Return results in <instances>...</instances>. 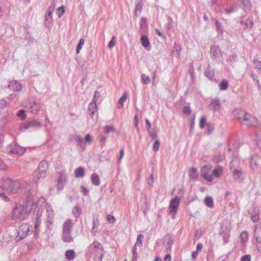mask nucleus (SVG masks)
<instances>
[{
    "label": "nucleus",
    "instance_id": "nucleus-3",
    "mask_svg": "<svg viewBox=\"0 0 261 261\" xmlns=\"http://www.w3.org/2000/svg\"><path fill=\"white\" fill-rule=\"evenodd\" d=\"M41 126V123L38 120L32 119L22 123L20 126V129L21 132L28 130L32 131L40 128Z\"/></svg>",
    "mask_w": 261,
    "mask_h": 261
},
{
    "label": "nucleus",
    "instance_id": "nucleus-15",
    "mask_svg": "<svg viewBox=\"0 0 261 261\" xmlns=\"http://www.w3.org/2000/svg\"><path fill=\"white\" fill-rule=\"evenodd\" d=\"M8 88L12 91H20L22 89V85L16 80H12L10 82Z\"/></svg>",
    "mask_w": 261,
    "mask_h": 261
},
{
    "label": "nucleus",
    "instance_id": "nucleus-23",
    "mask_svg": "<svg viewBox=\"0 0 261 261\" xmlns=\"http://www.w3.org/2000/svg\"><path fill=\"white\" fill-rule=\"evenodd\" d=\"M240 3L243 6V10L247 13L251 10V4L248 0H240Z\"/></svg>",
    "mask_w": 261,
    "mask_h": 261
},
{
    "label": "nucleus",
    "instance_id": "nucleus-41",
    "mask_svg": "<svg viewBox=\"0 0 261 261\" xmlns=\"http://www.w3.org/2000/svg\"><path fill=\"white\" fill-rule=\"evenodd\" d=\"M72 213L76 218H77L81 214L80 207L77 206H74L72 209Z\"/></svg>",
    "mask_w": 261,
    "mask_h": 261
},
{
    "label": "nucleus",
    "instance_id": "nucleus-13",
    "mask_svg": "<svg viewBox=\"0 0 261 261\" xmlns=\"http://www.w3.org/2000/svg\"><path fill=\"white\" fill-rule=\"evenodd\" d=\"M42 105L40 102L38 101H34L29 104V110L34 114L38 113L40 110Z\"/></svg>",
    "mask_w": 261,
    "mask_h": 261
},
{
    "label": "nucleus",
    "instance_id": "nucleus-12",
    "mask_svg": "<svg viewBox=\"0 0 261 261\" xmlns=\"http://www.w3.org/2000/svg\"><path fill=\"white\" fill-rule=\"evenodd\" d=\"M245 121L244 120L243 124L249 126H255L258 124V121L256 117L248 114L245 118Z\"/></svg>",
    "mask_w": 261,
    "mask_h": 261
},
{
    "label": "nucleus",
    "instance_id": "nucleus-14",
    "mask_svg": "<svg viewBox=\"0 0 261 261\" xmlns=\"http://www.w3.org/2000/svg\"><path fill=\"white\" fill-rule=\"evenodd\" d=\"M29 232L30 228L29 225L27 224L24 223L22 224L19 227L18 234L19 236L20 239H22L26 237Z\"/></svg>",
    "mask_w": 261,
    "mask_h": 261
},
{
    "label": "nucleus",
    "instance_id": "nucleus-51",
    "mask_svg": "<svg viewBox=\"0 0 261 261\" xmlns=\"http://www.w3.org/2000/svg\"><path fill=\"white\" fill-rule=\"evenodd\" d=\"M222 172V169L221 168H215L213 171V175L217 177H218L220 176Z\"/></svg>",
    "mask_w": 261,
    "mask_h": 261
},
{
    "label": "nucleus",
    "instance_id": "nucleus-29",
    "mask_svg": "<svg viewBox=\"0 0 261 261\" xmlns=\"http://www.w3.org/2000/svg\"><path fill=\"white\" fill-rule=\"evenodd\" d=\"M181 49V48L180 46L178 43L175 42L172 50L173 54L176 56L177 57H179L180 54Z\"/></svg>",
    "mask_w": 261,
    "mask_h": 261
},
{
    "label": "nucleus",
    "instance_id": "nucleus-31",
    "mask_svg": "<svg viewBox=\"0 0 261 261\" xmlns=\"http://www.w3.org/2000/svg\"><path fill=\"white\" fill-rule=\"evenodd\" d=\"M259 157L257 155H253L251 159V166L252 168L255 169L258 166V161Z\"/></svg>",
    "mask_w": 261,
    "mask_h": 261
},
{
    "label": "nucleus",
    "instance_id": "nucleus-17",
    "mask_svg": "<svg viewBox=\"0 0 261 261\" xmlns=\"http://www.w3.org/2000/svg\"><path fill=\"white\" fill-rule=\"evenodd\" d=\"M240 24L244 30L250 31L253 26V19L249 17L245 20H241Z\"/></svg>",
    "mask_w": 261,
    "mask_h": 261
},
{
    "label": "nucleus",
    "instance_id": "nucleus-43",
    "mask_svg": "<svg viewBox=\"0 0 261 261\" xmlns=\"http://www.w3.org/2000/svg\"><path fill=\"white\" fill-rule=\"evenodd\" d=\"M141 82L144 85H147L150 82V77L148 75H146L145 74H142L141 75Z\"/></svg>",
    "mask_w": 261,
    "mask_h": 261
},
{
    "label": "nucleus",
    "instance_id": "nucleus-49",
    "mask_svg": "<svg viewBox=\"0 0 261 261\" xmlns=\"http://www.w3.org/2000/svg\"><path fill=\"white\" fill-rule=\"evenodd\" d=\"M149 134L152 139L156 138L157 137V130L155 128L148 130Z\"/></svg>",
    "mask_w": 261,
    "mask_h": 261
},
{
    "label": "nucleus",
    "instance_id": "nucleus-11",
    "mask_svg": "<svg viewBox=\"0 0 261 261\" xmlns=\"http://www.w3.org/2000/svg\"><path fill=\"white\" fill-rule=\"evenodd\" d=\"M26 151L25 148L22 147L17 144H11L10 145V152L13 154L22 155Z\"/></svg>",
    "mask_w": 261,
    "mask_h": 261
},
{
    "label": "nucleus",
    "instance_id": "nucleus-27",
    "mask_svg": "<svg viewBox=\"0 0 261 261\" xmlns=\"http://www.w3.org/2000/svg\"><path fill=\"white\" fill-rule=\"evenodd\" d=\"M74 140L84 150L86 147V144L83 139L79 135L74 137Z\"/></svg>",
    "mask_w": 261,
    "mask_h": 261
},
{
    "label": "nucleus",
    "instance_id": "nucleus-56",
    "mask_svg": "<svg viewBox=\"0 0 261 261\" xmlns=\"http://www.w3.org/2000/svg\"><path fill=\"white\" fill-rule=\"evenodd\" d=\"M116 44V38L113 36L108 44V47L110 48H112Z\"/></svg>",
    "mask_w": 261,
    "mask_h": 261
},
{
    "label": "nucleus",
    "instance_id": "nucleus-61",
    "mask_svg": "<svg viewBox=\"0 0 261 261\" xmlns=\"http://www.w3.org/2000/svg\"><path fill=\"white\" fill-rule=\"evenodd\" d=\"M206 119L204 116L201 117L199 126L200 128H203L206 125Z\"/></svg>",
    "mask_w": 261,
    "mask_h": 261
},
{
    "label": "nucleus",
    "instance_id": "nucleus-64",
    "mask_svg": "<svg viewBox=\"0 0 261 261\" xmlns=\"http://www.w3.org/2000/svg\"><path fill=\"white\" fill-rule=\"evenodd\" d=\"M228 60L230 62H236L238 60V56L236 54H232L228 57Z\"/></svg>",
    "mask_w": 261,
    "mask_h": 261
},
{
    "label": "nucleus",
    "instance_id": "nucleus-39",
    "mask_svg": "<svg viewBox=\"0 0 261 261\" xmlns=\"http://www.w3.org/2000/svg\"><path fill=\"white\" fill-rule=\"evenodd\" d=\"M225 158V155L222 153H218L214 156L213 161L215 163H219L222 161Z\"/></svg>",
    "mask_w": 261,
    "mask_h": 261
},
{
    "label": "nucleus",
    "instance_id": "nucleus-44",
    "mask_svg": "<svg viewBox=\"0 0 261 261\" xmlns=\"http://www.w3.org/2000/svg\"><path fill=\"white\" fill-rule=\"evenodd\" d=\"M132 253H133V258L132 259V261H137L138 255L137 252V246L136 244H135V245L133 247L132 249Z\"/></svg>",
    "mask_w": 261,
    "mask_h": 261
},
{
    "label": "nucleus",
    "instance_id": "nucleus-57",
    "mask_svg": "<svg viewBox=\"0 0 261 261\" xmlns=\"http://www.w3.org/2000/svg\"><path fill=\"white\" fill-rule=\"evenodd\" d=\"M221 234L222 236L223 237V243L224 244L227 243L229 241V235L224 232L221 233Z\"/></svg>",
    "mask_w": 261,
    "mask_h": 261
},
{
    "label": "nucleus",
    "instance_id": "nucleus-62",
    "mask_svg": "<svg viewBox=\"0 0 261 261\" xmlns=\"http://www.w3.org/2000/svg\"><path fill=\"white\" fill-rule=\"evenodd\" d=\"M251 220L253 222H256L259 220V217L257 213L252 214L251 216Z\"/></svg>",
    "mask_w": 261,
    "mask_h": 261
},
{
    "label": "nucleus",
    "instance_id": "nucleus-35",
    "mask_svg": "<svg viewBox=\"0 0 261 261\" xmlns=\"http://www.w3.org/2000/svg\"><path fill=\"white\" fill-rule=\"evenodd\" d=\"M65 257L69 260H73L75 257V252L73 250H68L65 252Z\"/></svg>",
    "mask_w": 261,
    "mask_h": 261
},
{
    "label": "nucleus",
    "instance_id": "nucleus-16",
    "mask_svg": "<svg viewBox=\"0 0 261 261\" xmlns=\"http://www.w3.org/2000/svg\"><path fill=\"white\" fill-rule=\"evenodd\" d=\"M209 109L214 111H218L221 108L220 100L219 98H214L212 100L211 103L208 106Z\"/></svg>",
    "mask_w": 261,
    "mask_h": 261
},
{
    "label": "nucleus",
    "instance_id": "nucleus-47",
    "mask_svg": "<svg viewBox=\"0 0 261 261\" xmlns=\"http://www.w3.org/2000/svg\"><path fill=\"white\" fill-rule=\"evenodd\" d=\"M85 43V40L84 39H81L79 42V43L77 45L76 49V54H79L80 52V50L81 48H82L84 44Z\"/></svg>",
    "mask_w": 261,
    "mask_h": 261
},
{
    "label": "nucleus",
    "instance_id": "nucleus-19",
    "mask_svg": "<svg viewBox=\"0 0 261 261\" xmlns=\"http://www.w3.org/2000/svg\"><path fill=\"white\" fill-rule=\"evenodd\" d=\"M253 238L255 240H258L259 238H261V222L255 225Z\"/></svg>",
    "mask_w": 261,
    "mask_h": 261
},
{
    "label": "nucleus",
    "instance_id": "nucleus-21",
    "mask_svg": "<svg viewBox=\"0 0 261 261\" xmlns=\"http://www.w3.org/2000/svg\"><path fill=\"white\" fill-rule=\"evenodd\" d=\"M73 223L70 219L67 220L63 224L62 231L71 232Z\"/></svg>",
    "mask_w": 261,
    "mask_h": 261
},
{
    "label": "nucleus",
    "instance_id": "nucleus-1",
    "mask_svg": "<svg viewBox=\"0 0 261 261\" xmlns=\"http://www.w3.org/2000/svg\"><path fill=\"white\" fill-rule=\"evenodd\" d=\"M33 203L31 201L27 200L24 204L16 203L13 208L12 219L16 220H24L30 213L33 208Z\"/></svg>",
    "mask_w": 261,
    "mask_h": 261
},
{
    "label": "nucleus",
    "instance_id": "nucleus-32",
    "mask_svg": "<svg viewBox=\"0 0 261 261\" xmlns=\"http://www.w3.org/2000/svg\"><path fill=\"white\" fill-rule=\"evenodd\" d=\"M205 76L208 77L210 80H212L214 76L215 72L213 69L211 68L210 67V66L208 65V67L206 69V70L205 71Z\"/></svg>",
    "mask_w": 261,
    "mask_h": 261
},
{
    "label": "nucleus",
    "instance_id": "nucleus-38",
    "mask_svg": "<svg viewBox=\"0 0 261 261\" xmlns=\"http://www.w3.org/2000/svg\"><path fill=\"white\" fill-rule=\"evenodd\" d=\"M205 205L208 207H213L214 206V201L213 198L210 196H206L204 199Z\"/></svg>",
    "mask_w": 261,
    "mask_h": 261
},
{
    "label": "nucleus",
    "instance_id": "nucleus-6",
    "mask_svg": "<svg viewBox=\"0 0 261 261\" xmlns=\"http://www.w3.org/2000/svg\"><path fill=\"white\" fill-rule=\"evenodd\" d=\"M67 180V176L65 170L59 172L57 174V185L58 190L62 191Z\"/></svg>",
    "mask_w": 261,
    "mask_h": 261
},
{
    "label": "nucleus",
    "instance_id": "nucleus-60",
    "mask_svg": "<svg viewBox=\"0 0 261 261\" xmlns=\"http://www.w3.org/2000/svg\"><path fill=\"white\" fill-rule=\"evenodd\" d=\"M106 217L107 221L110 223H114L116 222V219L113 215H108Z\"/></svg>",
    "mask_w": 261,
    "mask_h": 261
},
{
    "label": "nucleus",
    "instance_id": "nucleus-54",
    "mask_svg": "<svg viewBox=\"0 0 261 261\" xmlns=\"http://www.w3.org/2000/svg\"><path fill=\"white\" fill-rule=\"evenodd\" d=\"M240 239L241 241L246 242L248 239V232L244 231L240 234Z\"/></svg>",
    "mask_w": 261,
    "mask_h": 261
},
{
    "label": "nucleus",
    "instance_id": "nucleus-5",
    "mask_svg": "<svg viewBox=\"0 0 261 261\" xmlns=\"http://www.w3.org/2000/svg\"><path fill=\"white\" fill-rule=\"evenodd\" d=\"M47 207L45 199L43 197L39 198L34 208V211L36 212L35 218L37 219L41 218L42 214L44 210Z\"/></svg>",
    "mask_w": 261,
    "mask_h": 261
},
{
    "label": "nucleus",
    "instance_id": "nucleus-42",
    "mask_svg": "<svg viewBox=\"0 0 261 261\" xmlns=\"http://www.w3.org/2000/svg\"><path fill=\"white\" fill-rule=\"evenodd\" d=\"M260 134L256 133L255 132V140L256 141L257 145L261 150V126L260 127Z\"/></svg>",
    "mask_w": 261,
    "mask_h": 261
},
{
    "label": "nucleus",
    "instance_id": "nucleus-45",
    "mask_svg": "<svg viewBox=\"0 0 261 261\" xmlns=\"http://www.w3.org/2000/svg\"><path fill=\"white\" fill-rule=\"evenodd\" d=\"M253 64L254 68L261 71V61L257 59H254L253 60Z\"/></svg>",
    "mask_w": 261,
    "mask_h": 261
},
{
    "label": "nucleus",
    "instance_id": "nucleus-28",
    "mask_svg": "<svg viewBox=\"0 0 261 261\" xmlns=\"http://www.w3.org/2000/svg\"><path fill=\"white\" fill-rule=\"evenodd\" d=\"M141 41L142 46L145 48L148 47H150V43L149 42L148 37L146 35H143L141 37Z\"/></svg>",
    "mask_w": 261,
    "mask_h": 261
},
{
    "label": "nucleus",
    "instance_id": "nucleus-18",
    "mask_svg": "<svg viewBox=\"0 0 261 261\" xmlns=\"http://www.w3.org/2000/svg\"><path fill=\"white\" fill-rule=\"evenodd\" d=\"M165 246L168 250H171V247L173 244L174 237L172 234H167L165 237Z\"/></svg>",
    "mask_w": 261,
    "mask_h": 261
},
{
    "label": "nucleus",
    "instance_id": "nucleus-2",
    "mask_svg": "<svg viewBox=\"0 0 261 261\" xmlns=\"http://www.w3.org/2000/svg\"><path fill=\"white\" fill-rule=\"evenodd\" d=\"M19 188V183L13 180L10 178H4L1 189L6 192L15 193H16Z\"/></svg>",
    "mask_w": 261,
    "mask_h": 261
},
{
    "label": "nucleus",
    "instance_id": "nucleus-4",
    "mask_svg": "<svg viewBox=\"0 0 261 261\" xmlns=\"http://www.w3.org/2000/svg\"><path fill=\"white\" fill-rule=\"evenodd\" d=\"M48 164L46 161H42L38 167V173L34 176V180L37 182L41 178H43L46 176V171L48 168Z\"/></svg>",
    "mask_w": 261,
    "mask_h": 261
},
{
    "label": "nucleus",
    "instance_id": "nucleus-20",
    "mask_svg": "<svg viewBox=\"0 0 261 261\" xmlns=\"http://www.w3.org/2000/svg\"><path fill=\"white\" fill-rule=\"evenodd\" d=\"M71 232L62 231V239L63 242L65 243H70L73 240V238L71 236Z\"/></svg>",
    "mask_w": 261,
    "mask_h": 261
},
{
    "label": "nucleus",
    "instance_id": "nucleus-30",
    "mask_svg": "<svg viewBox=\"0 0 261 261\" xmlns=\"http://www.w3.org/2000/svg\"><path fill=\"white\" fill-rule=\"evenodd\" d=\"M74 172L76 177H83L85 176V169L83 167H78L75 170Z\"/></svg>",
    "mask_w": 261,
    "mask_h": 261
},
{
    "label": "nucleus",
    "instance_id": "nucleus-50",
    "mask_svg": "<svg viewBox=\"0 0 261 261\" xmlns=\"http://www.w3.org/2000/svg\"><path fill=\"white\" fill-rule=\"evenodd\" d=\"M64 13L65 8L63 6L59 7L57 10V15L58 16L59 18H61Z\"/></svg>",
    "mask_w": 261,
    "mask_h": 261
},
{
    "label": "nucleus",
    "instance_id": "nucleus-8",
    "mask_svg": "<svg viewBox=\"0 0 261 261\" xmlns=\"http://www.w3.org/2000/svg\"><path fill=\"white\" fill-rule=\"evenodd\" d=\"M180 199L178 197L175 196L172 199L169 204V213L173 216L174 218L177 213L178 207L179 206Z\"/></svg>",
    "mask_w": 261,
    "mask_h": 261
},
{
    "label": "nucleus",
    "instance_id": "nucleus-58",
    "mask_svg": "<svg viewBox=\"0 0 261 261\" xmlns=\"http://www.w3.org/2000/svg\"><path fill=\"white\" fill-rule=\"evenodd\" d=\"M81 189V192L83 194L84 196H87L89 194V190L88 189L86 188L84 186H81L80 187Z\"/></svg>",
    "mask_w": 261,
    "mask_h": 261
},
{
    "label": "nucleus",
    "instance_id": "nucleus-24",
    "mask_svg": "<svg viewBox=\"0 0 261 261\" xmlns=\"http://www.w3.org/2000/svg\"><path fill=\"white\" fill-rule=\"evenodd\" d=\"M128 95L126 92L122 94L117 104V107L118 109H120L123 107V103L125 101Z\"/></svg>",
    "mask_w": 261,
    "mask_h": 261
},
{
    "label": "nucleus",
    "instance_id": "nucleus-37",
    "mask_svg": "<svg viewBox=\"0 0 261 261\" xmlns=\"http://www.w3.org/2000/svg\"><path fill=\"white\" fill-rule=\"evenodd\" d=\"M219 88L221 90H226L228 88V82L226 79H223L219 84Z\"/></svg>",
    "mask_w": 261,
    "mask_h": 261
},
{
    "label": "nucleus",
    "instance_id": "nucleus-36",
    "mask_svg": "<svg viewBox=\"0 0 261 261\" xmlns=\"http://www.w3.org/2000/svg\"><path fill=\"white\" fill-rule=\"evenodd\" d=\"M190 177L193 179H196L198 177L197 170L195 168H192L189 172Z\"/></svg>",
    "mask_w": 261,
    "mask_h": 261
},
{
    "label": "nucleus",
    "instance_id": "nucleus-40",
    "mask_svg": "<svg viewBox=\"0 0 261 261\" xmlns=\"http://www.w3.org/2000/svg\"><path fill=\"white\" fill-rule=\"evenodd\" d=\"M41 218L37 219L35 218V226L34 229L35 230V232L36 233H39L40 231V225L41 223Z\"/></svg>",
    "mask_w": 261,
    "mask_h": 261
},
{
    "label": "nucleus",
    "instance_id": "nucleus-52",
    "mask_svg": "<svg viewBox=\"0 0 261 261\" xmlns=\"http://www.w3.org/2000/svg\"><path fill=\"white\" fill-rule=\"evenodd\" d=\"M215 22L217 31L222 34L223 33V29L222 28L221 23L219 22L217 19H215Z\"/></svg>",
    "mask_w": 261,
    "mask_h": 261
},
{
    "label": "nucleus",
    "instance_id": "nucleus-53",
    "mask_svg": "<svg viewBox=\"0 0 261 261\" xmlns=\"http://www.w3.org/2000/svg\"><path fill=\"white\" fill-rule=\"evenodd\" d=\"M144 239V236L142 234L138 235L137 240L135 244L138 245L139 246L141 247L142 246V242Z\"/></svg>",
    "mask_w": 261,
    "mask_h": 261
},
{
    "label": "nucleus",
    "instance_id": "nucleus-48",
    "mask_svg": "<svg viewBox=\"0 0 261 261\" xmlns=\"http://www.w3.org/2000/svg\"><path fill=\"white\" fill-rule=\"evenodd\" d=\"M92 245L94 247V248L99 250L100 251H102L103 250V246L101 245V243L98 242L97 241H94Z\"/></svg>",
    "mask_w": 261,
    "mask_h": 261
},
{
    "label": "nucleus",
    "instance_id": "nucleus-63",
    "mask_svg": "<svg viewBox=\"0 0 261 261\" xmlns=\"http://www.w3.org/2000/svg\"><path fill=\"white\" fill-rule=\"evenodd\" d=\"M0 198L5 202H8L10 200L9 198L8 197L4 192L0 193Z\"/></svg>",
    "mask_w": 261,
    "mask_h": 261
},
{
    "label": "nucleus",
    "instance_id": "nucleus-22",
    "mask_svg": "<svg viewBox=\"0 0 261 261\" xmlns=\"http://www.w3.org/2000/svg\"><path fill=\"white\" fill-rule=\"evenodd\" d=\"M243 172L241 170L234 169L233 171V176L235 180L240 181L243 179Z\"/></svg>",
    "mask_w": 261,
    "mask_h": 261
},
{
    "label": "nucleus",
    "instance_id": "nucleus-34",
    "mask_svg": "<svg viewBox=\"0 0 261 261\" xmlns=\"http://www.w3.org/2000/svg\"><path fill=\"white\" fill-rule=\"evenodd\" d=\"M143 4L141 2H138L136 4L135 10L134 11V15L137 16L140 15L142 11Z\"/></svg>",
    "mask_w": 261,
    "mask_h": 261
},
{
    "label": "nucleus",
    "instance_id": "nucleus-33",
    "mask_svg": "<svg viewBox=\"0 0 261 261\" xmlns=\"http://www.w3.org/2000/svg\"><path fill=\"white\" fill-rule=\"evenodd\" d=\"M220 51L219 47L216 46H212L211 48L210 54L212 58H215L218 55V53Z\"/></svg>",
    "mask_w": 261,
    "mask_h": 261
},
{
    "label": "nucleus",
    "instance_id": "nucleus-9",
    "mask_svg": "<svg viewBox=\"0 0 261 261\" xmlns=\"http://www.w3.org/2000/svg\"><path fill=\"white\" fill-rule=\"evenodd\" d=\"M54 8L49 6L47 10L44 21V25L47 27L49 28L50 27L53 22L52 14L54 12Z\"/></svg>",
    "mask_w": 261,
    "mask_h": 261
},
{
    "label": "nucleus",
    "instance_id": "nucleus-59",
    "mask_svg": "<svg viewBox=\"0 0 261 261\" xmlns=\"http://www.w3.org/2000/svg\"><path fill=\"white\" fill-rule=\"evenodd\" d=\"M100 96V92L98 91H95L94 94L93 96V98L92 99V101L96 102L98 101V100L99 99Z\"/></svg>",
    "mask_w": 261,
    "mask_h": 261
},
{
    "label": "nucleus",
    "instance_id": "nucleus-25",
    "mask_svg": "<svg viewBox=\"0 0 261 261\" xmlns=\"http://www.w3.org/2000/svg\"><path fill=\"white\" fill-rule=\"evenodd\" d=\"M97 110V108L96 102L92 101L89 103L88 106V111L90 113V115L91 117L94 115Z\"/></svg>",
    "mask_w": 261,
    "mask_h": 261
},
{
    "label": "nucleus",
    "instance_id": "nucleus-7",
    "mask_svg": "<svg viewBox=\"0 0 261 261\" xmlns=\"http://www.w3.org/2000/svg\"><path fill=\"white\" fill-rule=\"evenodd\" d=\"M54 213L50 205L46 208L45 222L47 229L51 230L54 223Z\"/></svg>",
    "mask_w": 261,
    "mask_h": 261
},
{
    "label": "nucleus",
    "instance_id": "nucleus-10",
    "mask_svg": "<svg viewBox=\"0 0 261 261\" xmlns=\"http://www.w3.org/2000/svg\"><path fill=\"white\" fill-rule=\"evenodd\" d=\"M233 114L236 118L240 121L242 124L244 120H245V119L247 117V115L248 114V113L242 109H235L233 112Z\"/></svg>",
    "mask_w": 261,
    "mask_h": 261
},
{
    "label": "nucleus",
    "instance_id": "nucleus-26",
    "mask_svg": "<svg viewBox=\"0 0 261 261\" xmlns=\"http://www.w3.org/2000/svg\"><path fill=\"white\" fill-rule=\"evenodd\" d=\"M91 182L94 186H98L100 184L99 177L97 174L94 173L91 175Z\"/></svg>",
    "mask_w": 261,
    "mask_h": 261
},
{
    "label": "nucleus",
    "instance_id": "nucleus-55",
    "mask_svg": "<svg viewBox=\"0 0 261 261\" xmlns=\"http://www.w3.org/2000/svg\"><path fill=\"white\" fill-rule=\"evenodd\" d=\"M160 144V143L159 140H156L152 146V149L154 151L156 152L159 150Z\"/></svg>",
    "mask_w": 261,
    "mask_h": 261
},
{
    "label": "nucleus",
    "instance_id": "nucleus-46",
    "mask_svg": "<svg viewBox=\"0 0 261 261\" xmlns=\"http://www.w3.org/2000/svg\"><path fill=\"white\" fill-rule=\"evenodd\" d=\"M103 131L106 134H109L111 132L115 131V128L113 125H107L104 127Z\"/></svg>",
    "mask_w": 261,
    "mask_h": 261
}]
</instances>
